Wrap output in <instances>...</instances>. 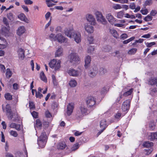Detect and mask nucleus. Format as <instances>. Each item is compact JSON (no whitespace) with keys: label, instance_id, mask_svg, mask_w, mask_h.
<instances>
[{"label":"nucleus","instance_id":"nucleus-1","mask_svg":"<svg viewBox=\"0 0 157 157\" xmlns=\"http://www.w3.org/2000/svg\"><path fill=\"white\" fill-rule=\"evenodd\" d=\"M65 34L70 38H73L77 43L81 42V35L78 32L75 31L73 29H66L65 30Z\"/></svg>","mask_w":157,"mask_h":157},{"label":"nucleus","instance_id":"nucleus-2","mask_svg":"<svg viewBox=\"0 0 157 157\" xmlns=\"http://www.w3.org/2000/svg\"><path fill=\"white\" fill-rule=\"evenodd\" d=\"M47 140V136L45 132H43L37 140L38 144L41 148H43L46 145Z\"/></svg>","mask_w":157,"mask_h":157},{"label":"nucleus","instance_id":"nucleus-3","mask_svg":"<svg viewBox=\"0 0 157 157\" xmlns=\"http://www.w3.org/2000/svg\"><path fill=\"white\" fill-rule=\"evenodd\" d=\"M68 59L73 64H76L78 63L80 60V58L78 54L75 53H71L68 56Z\"/></svg>","mask_w":157,"mask_h":157},{"label":"nucleus","instance_id":"nucleus-4","mask_svg":"<svg viewBox=\"0 0 157 157\" xmlns=\"http://www.w3.org/2000/svg\"><path fill=\"white\" fill-rule=\"evenodd\" d=\"M87 109L86 107L83 105H82L78 108L76 112V115L77 118L82 117L84 114L87 113Z\"/></svg>","mask_w":157,"mask_h":157},{"label":"nucleus","instance_id":"nucleus-5","mask_svg":"<svg viewBox=\"0 0 157 157\" xmlns=\"http://www.w3.org/2000/svg\"><path fill=\"white\" fill-rule=\"evenodd\" d=\"M86 102L87 107L90 108H94L96 105V99L93 96H90L87 97Z\"/></svg>","mask_w":157,"mask_h":157},{"label":"nucleus","instance_id":"nucleus-6","mask_svg":"<svg viewBox=\"0 0 157 157\" xmlns=\"http://www.w3.org/2000/svg\"><path fill=\"white\" fill-rule=\"evenodd\" d=\"M94 14L98 21L101 22L104 25L107 23V21L101 12L96 11L95 12Z\"/></svg>","mask_w":157,"mask_h":157},{"label":"nucleus","instance_id":"nucleus-7","mask_svg":"<svg viewBox=\"0 0 157 157\" xmlns=\"http://www.w3.org/2000/svg\"><path fill=\"white\" fill-rule=\"evenodd\" d=\"M49 64L51 68L55 67L56 70H58L60 67V61L59 60L57 61L56 59H53L50 62Z\"/></svg>","mask_w":157,"mask_h":157},{"label":"nucleus","instance_id":"nucleus-8","mask_svg":"<svg viewBox=\"0 0 157 157\" xmlns=\"http://www.w3.org/2000/svg\"><path fill=\"white\" fill-rule=\"evenodd\" d=\"M74 108V105L73 103L68 104L67 106V110L65 115L66 116L71 115L73 112Z\"/></svg>","mask_w":157,"mask_h":157},{"label":"nucleus","instance_id":"nucleus-9","mask_svg":"<svg viewBox=\"0 0 157 157\" xmlns=\"http://www.w3.org/2000/svg\"><path fill=\"white\" fill-rule=\"evenodd\" d=\"M86 18L87 21L90 23L91 25H95L96 24L95 19L94 16L92 14H87Z\"/></svg>","mask_w":157,"mask_h":157},{"label":"nucleus","instance_id":"nucleus-10","mask_svg":"<svg viewBox=\"0 0 157 157\" xmlns=\"http://www.w3.org/2000/svg\"><path fill=\"white\" fill-rule=\"evenodd\" d=\"M130 106V100H125L123 103L122 106V109L124 111L128 110Z\"/></svg>","mask_w":157,"mask_h":157},{"label":"nucleus","instance_id":"nucleus-11","mask_svg":"<svg viewBox=\"0 0 157 157\" xmlns=\"http://www.w3.org/2000/svg\"><path fill=\"white\" fill-rule=\"evenodd\" d=\"M84 28L85 30L89 33H93L94 31V28L91 25L89 24L88 23L84 24Z\"/></svg>","mask_w":157,"mask_h":157},{"label":"nucleus","instance_id":"nucleus-12","mask_svg":"<svg viewBox=\"0 0 157 157\" xmlns=\"http://www.w3.org/2000/svg\"><path fill=\"white\" fill-rule=\"evenodd\" d=\"M67 72L69 75L73 77H76L79 75L80 72L77 70L72 68H70L67 71Z\"/></svg>","mask_w":157,"mask_h":157},{"label":"nucleus","instance_id":"nucleus-13","mask_svg":"<svg viewBox=\"0 0 157 157\" xmlns=\"http://www.w3.org/2000/svg\"><path fill=\"white\" fill-rule=\"evenodd\" d=\"M105 17L109 22L111 24L113 25L115 23V19L111 13L106 14Z\"/></svg>","mask_w":157,"mask_h":157},{"label":"nucleus","instance_id":"nucleus-14","mask_svg":"<svg viewBox=\"0 0 157 157\" xmlns=\"http://www.w3.org/2000/svg\"><path fill=\"white\" fill-rule=\"evenodd\" d=\"M26 30L24 26H21L19 27L17 30L16 33L17 35L21 36L25 33Z\"/></svg>","mask_w":157,"mask_h":157},{"label":"nucleus","instance_id":"nucleus-15","mask_svg":"<svg viewBox=\"0 0 157 157\" xmlns=\"http://www.w3.org/2000/svg\"><path fill=\"white\" fill-rule=\"evenodd\" d=\"M25 51L21 48H19L17 50V53L19 58L21 59H23L25 57Z\"/></svg>","mask_w":157,"mask_h":157},{"label":"nucleus","instance_id":"nucleus-16","mask_svg":"<svg viewBox=\"0 0 157 157\" xmlns=\"http://www.w3.org/2000/svg\"><path fill=\"white\" fill-rule=\"evenodd\" d=\"M148 138L151 141H153L155 139H157V132L149 133L148 134Z\"/></svg>","mask_w":157,"mask_h":157},{"label":"nucleus","instance_id":"nucleus-17","mask_svg":"<svg viewBox=\"0 0 157 157\" xmlns=\"http://www.w3.org/2000/svg\"><path fill=\"white\" fill-rule=\"evenodd\" d=\"M85 67L86 68H87L89 66L90 62L91 61L90 56H86L85 58Z\"/></svg>","mask_w":157,"mask_h":157},{"label":"nucleus","instance_id":"nucleus-18","mask_svg":"<svg viewBox=\"0 0 157 157\" xmlns=\"http://www.w3.org/2000/svg\"><path fill=\"white\" fill-rule=\"evenodd\" d=\"M149 85L153 86L157 84V77H154L150 78L148 80Z\"/></svg>","mask_w":157,"mask_h":157},{"label":"nucleus","instance_id":"nucleus-19","mask_svg":"<svg viewBox=\"0 0 157 157\" xmlns=\"http://www.w3.org/2000/svg\"><path fill=\"white\" fill-rule=\"evenodd\" d=\"M56 40H57L59 42L61 43L63 42H66V39L64 36H62L61 34L59 33L57 35Z\"/></svg>","mask_w":157,"mask_h":157},{"label":"nucleus","instance_id":"nucleus-20","mask_svg":"<svg viewBox=\"0 0 157 157\" xmlns=\"http://www.w3.org/2000/svg\"><path fill=\"white\" fill-rule=\"evenodd\" d=\"M97 70V67H94L93 68V70H91L90 72H89V76L91 77L95 76L98 73Z\"/></svg>","mask_w":157,"mask_h":157},{"label":"nucleus","instance_id":"nucleus-21","mask_svg":"<svg viewBox=\"0 0 157 157\" xmlns=\"http://www.w3.org/2000/svg\"><path fill=\"white\" fill-rule=\"evenodd\" d=\"M18 18L21 21H24L27 23L29 22V20L25 17V15L23 13H21L18 16Z\"/></svg>","mask_w":157,"mask_h":157},{"label":"nucleus","instance_id":"nucleus-22","mask_svg":"<svg viewBox=\"0 0 157 157\" xmlns=\"http://www.w3.org/2000/svg\"><path fill=\"white\" fill-rule=\"evenodd\" d=\"M63 49L61 48H59L55 52V57H59L62 56L63 55Z\"/></svg>","mask_w":157,"mask_h":157},{"label":"nucleus","instance_id":"nucleus-23","mask_svg":"<svg viewBox=\"0 0 157 157\" xmlns=\"http://www.w3.org/2000/svg\"><path fill=\"white\" fill-rule=\"evenodd\" d=\"M109 32L112 36L116 38L119 37V36L117 32L115 29H110Z\"/></svg>","mask_w":157,"mask_h":157},{"label":"nucleus","instance_id":"nucleus-24","mask_svg":"<svg viewBox=\"0 0 157 157\" xmlns=\"http://www.w3.org/2000/svg\"><path fill=\"white\" fill-rule=\"evenodd\" d=\"M10 127L11 128H15L17 130H19L20 125L19 124H16L15 123H12L10 124Z\"/></svg>","mask_w":157,"mask_h":157},{"label":"nucleus","instance_id":"nucleus-25","mask_svg":"<svg viewBox=\"0 0 157 157\" xmlns=\"http://www.w3.org/2000/svg\"><path fill=\"white\" fill-rule=\"evenodd\" d=\"M100 127L102 128L105 129L106 127H107V125L106 124V121L105 119L102 120L100 123Z\"/></svg>","mask_w":157,"mask_h":157},{"label":"nucleus","instance_id":"nucleus-26","mask_svg":"<svg viewBox=\"0 0 157 157\" xmlns=\"http://www.w3.org/2000/svg\"><path fill=\"white\" fill-rule=\"evenodd\" d=\"M157 93V89L156 88H151L150 89L149 94L152 96H155Z\"/></svg>","mask_w":157,"mask_h":157},{"label":"nucleus","instance_id":"nucleus-27","mask_svg":"<svg viewBox=\"0 0 157 157\" xmlns=\"http://www.w3.org/2000/svg\"><path fill=\"white\" fill-rule=\"evenodd\" d=\"M69 85L71 87H74L77 85L76 81L74 79H71L69 82Z\"/></svg>","mask_w":157,"mask_h":157},{"label":"nucleus","instance_id":"nucleus-28","mask_svg":"<svg viewBox=\"0 0 157 157\" xmlns=\"http://www.w3.org/2000/svg\"><path fill=\"white\" fill-rule=\"evenodd\" d=\"M153 145V144L152 142L149 141L145 142L143 144V146L146 147H152Z\"/></svg>","mask_w":157,"mask_h":157},{"label":"nucleus","instance_id":"nucleus-29","mask_svg":"<svg viewBox=\"0 0 157 157\" xmlns=\"http://www.w3.org/2000/svg\"><path fill=\"white\" fill-rule=\"evenodd\" d=\"M42 124L40 120L39 119H36V123L34 125L35 128H41L42 127Z\"/></svg>","mask_w":157,"mask_h":157},{"label":"nucleus","instance_id":"nucleus-30","mask_svg":"<svg viewBox=\"0 0 157 157\" xmlns=\"http://www.w3.org/2000/svg\"><path fill=\"white\" fill-rule=\"evenodd\" d=\"M66 145L64 142L59 143L57 146L58 149H63L65 148Z\"/></svg>","mask_w":157,"mask_h":157},{"label":"nucleus","instance_id":"nucleus-31","mask_svg":"<svg viewBox=\"0 0 157 157\" xmlns=\"http://www.w3.org/2000/svg\"><path fill=\"white\" fill-rule=\"evenodd\" d=\"M40 76L41 79L45 82H47V80L45 77L44 72L43 71H42L40 72Z\"/></svg>","mask_w":157,"mask_h":157},{"label":"nucleus","instance_id":"nucleus-32","mask_svg":"<svg viewBox=\"0 0 157 157\" xmlns=\"http://www.w3.org/2000/svg\"><path fill=\"white\" fill-rule=\"evenodd\" d=\"M12 72L10 71V69L9 68H7L6 69V77L7 78H9L12 76Z\"/></svg>","mask_w":157,"mask_h":157},{"label":"nucleus","instance_id":"nucleus-33","mask_svg":"<svg viewBox=\"0 0 157 157\" xmlns=\"http://www.w3.org/2000/svg\"><path fill=\"white\" fill-rule=\"evenodd\" d=\"M94 50V47L90 46L87 48V52L90 54H92L93 53Z\"/></svg>","mask_w":157,"mask_h":157},{"label":"nucleus","instance_id":"nucleus-34","mask_svg":"<svg viewBox=\"0 0 157 157\" xmlns=\"http://www.w3.org/2000/svg\"><path fill=\"white\" fill-rule=\"evenodd\" d=\"M49 38L51 40L56 41L57 39V35H55L54 34L52 33L49 36Z\"/></svg>","mask_w":157,"mask_h":157},{"label":"nucleus","instance_id":"nucleus-35","mask_svg":"<svg viewBox=\"0 0 157 157\" xmlns=\"http://www.w3.org/2000/svg\"><path fill=\"white\" fill-rule=\"evenodd\" d=\"M137 49L136 48H132L128 51V53L129 55H133L137 51Z\"/></svg>","mask_w":157,"mask_h":157},{"label":"nucleus","instance_id":"nucleus-36","mask_svg":"<svg viewBox=\"0 0 157 157\" xmlns=\"http://www.w3.org/2000/svg\"><path fill=\"white\" fill-rule=\"evenodd\" d=\"M5 98L6 100H10L12 99V96L10 94L7 93L5 94Z\"/></svg>","mask_w":157,"mask_h":157},{"label":"nucleus","instance_id":"nucleus-37","mask_svg":"<svg viewBox=\"0 0 157 157\" xmlns=\"http://www.w3.org/2000/svg\"><path fill=\"white\" fill-rule=\"evenodd\" d=\"M79 147V144L78 143H76L74 144L71 148L72 151H75Z\"/></svg>","mask_w":157,"mask_h":157},{"label":"nucleus","instance_id":"nucleus-38","mask_svg":"<svg viewBox=\"0 0 157 157\" xmlns=\"http://www.w3.org/2000/svg\"><path fill=\"white\" fill-rule=\"evenodd\" d=\"M13 15V13L10 12L7 14V17L10 21H13L14 19Z\"/></svg>","mask_w":157,"mask_h":157},{"label":"nucleus","instance_id":"nucleus-39","mask_svg":"<svg viewBox=\"0 0 157 157\" xmlns=\"http://www.w3.org/2000/svg\"><path fill=\"white\" fill-rule=\"evenodd\" d=\"M133 90V89L132 88H131L128 91H127L126 92H125L124 93V95L125 96H128L130 95L132 92Z\"/></svg>","mask_w":157,"mask_h":157},{"label":"nucleus","instance_id":"nucleus-40","mask_svg":"<svg viewBox=\"0 0 157 157\" xmlns=\"http://www.w3.org/2000/svg\"><path fill=\"white\" fill-rule=\"evenodd\" d=\"M135 39L134 37H132L128 40H125L123 41V43L124 44H126L130 42Z\"/></svg>","mask_w":157,"mask_h":157},{"label":"nucleus","instance_id":"nucleus-41","mask_svg":"<svg viewBox=\"0 0 157 157\" xmlns=\"http://www.w3.org/2000/svg\"><path fill=\"white\" fill-rule=\"evenodd\" d=\"M6 111V113H10L11 111V107L9 104H7L5 108Z\"/></svg>","mask_w":157,"mask_h":157},{"label":"nucleus","instance_id":"nucleus-42","mask_svg":"<svg viewBox=\"0 0 157 157\" xmlns=\"http://www.w3.org/2000/svg\"><path fill=\"white\" fill-rule=\"evenodd\" d=\"M106 72V70L103 68H100L99 70V74L101 75L104 74Z\"/></svg>","mask_w":157,"mask_h":157},{"label":"nucleus","instance_id":"nucleus-43","mask_svg":"<svg viewBox=\"0 0 157 157\" xmlns=\"http://www.w3.org/2000/svg\"><path fill=\"white\" fill-rule=\"evenodd\" d=\"M123 13L122 11H120L117 13V17L118 18H121L123 17Z\"/></svg>","mask_w":157,"mask_h":157},{"label":"nucleus","instance_id":"nucleus-44","mask_svg":"<svg viewBox=\"0 0 157 157\" xmlns=\"http://www.w3.org/2000/svg\"><path fill=\"white\" fill-rule=\"evenodd\" d=\"M113 8L115 10L120 9L122 8L121 6L119 4H116L113 6Z\"/></svg>","mask_w":157,"mask_h":157},{"label":"nucleus","instance_id":"nucleus-45","mask_svg":"<svg viewBox=\"0 0 157 157\" xmlns=\"http://www.w3.org/2000/svg\"><path fill=\"white\" fill-rule=\"evenodd\" d=\"M155 44V43L154 42H150V43H146V45L147 47L148 48H150L153 45Z\"/></svg>","mask_w":157,"mask_h":157},{"label":"nucleus","instance_id":"nucleus-46","mask_svg":"<svg viewBox=\"0 0 157 157\" xmlns=\"http://www.w3.org/2000/svg\"><path fill=\"white\" fill-rule=\"evenodd\" d=\"M6 115L9 119H12L13 115L12 111L10 112V113H6Z\"/></svg>","mask_w":157,"mask_h":157},{"label":"nucleus","instance_id":"nucleus-47","mask_svg":"<svg viewBox=\"0 0 157 157\" xmlns=\"http://www.w3.org/2000/svg\"><path fill=\"white\" fill-rule=\"evenodd\" d=\"M10 135L14 137H17V132L15 131L12 130L10 132Z\"/></svg>","mask_w":157,"mask_h":157},{"label":"nucleus","instance_id":"nucleus-48","mask_svg":"<svg viewBox=\"0 0 157 157\" xmlns=\"http://www.w3.org/2000/svg\"><path fill=\"white\" fill-rule=\"evenodd\" d=\"M29 105L30 109H35V106L33 102L29 101Z\"/></svg>","mask_w":157,"mask_h":157},{"label":"nucleus","instance_id":"nucleus-49","mask_svg":"<svg viewBox=\"0 0 157 157\" xmlns=\"http://www.w3.org/2000/svg\"><path fill=\"white\" fill-rule=\"evenodd\" d=\"M152 17L150 16L147 15L144 18V20L146 21H149L152 20Z\"/></svg>","mask_w":157,"mask_h":157},{"label":"nucleus","instance_id":"nucleus-50","mask_svg":"<svg viewBox=\"0 0 157 157\" xmlns=\"http://www.w3.org/2000/svg\"><path fill=\"white\" fill-rule=\"evenodd\" d=\"M45 115L46 117L50 118L52 117V115L50 112L48 110H47L45 113Z\"/></svg>","mask_w":157,"mask_h":157},{"label":"nucleus","instance_id":"nucleus-51","mask_svg":"<svg viewBox=\"0 0 157 157\" xmlns=\"http://www.w3.org/2000/svg\"><path fill=\"white\" fill-rule=\"evenodd\" d=\"M94 38L93 36H90L88 38V40L90 44H92L94 41Z\"/></svg>","mask_w":157,"mask_h":157},{"label":"nucleus","instance_id":"nucleus-52","mask_svg":"<svg viewBox=\"0 0 157 157\" xmlns=\"http://www.w3.org/2000/svg\"><path fill=\"white\" fill-rule=\"evenodd\" d=\"M36 98H40L43 97V95L41 93L36 92Z\"/></svg>","mask_w":157,"mask_h":157},{"label":"nucleus","instance_id":"nucleus-53","mask_svg":"<svg viewBox=\"0 0 157 157\" xmlns=\"http://www.w3.org/2000/svg\"><path fill=\"white\" fill-rule=\"evenodd\" d=\"M112 49V47L109 46H107L105 47V51L107 52H110Z\"/></svg>","mask_w":157,"mask_h":157},{"label":"nucleus","instance_id":"nucleus-54","mask_svg":"<svg viewBox=\"0 0 157 157\" xmlns=\"http://www.w3.org/2000/svg\"><path fill=\"white\" fill-rule=\"evenodd\" d=\"M31 114L34 118H36L37 117L38 114L36 112L33 111L31 113Z\"/></svg>","mask_w":157,"mask_h":157},{"label":"nucleus","instance_id":"nucleus-55","mask_svg":"<svg viewBox=\"0 0 157 157\" xmlns=\"http://www.w3.org/2000/svg\"><path fill=\"white\" fill-rule=\"evenodd\" d=\"M24 2L27 5H31L33 3V1L30 0H24Z\"/></svg>","mask_w":157,"mask_h":157},{"label":"nucleus","instance_id":"nucleus-56","mask_svg":"<svg viewBox=\"0 0 157 157\" xmlns=\"http://www.w3.org/2000/svg\"><path fill=\"white\" fill-rule=\"evenodd\" d=\"M152 3V0H146L145 2V4L146 6L150 5Z\"/></svg>","mask_w":157,"mask_h":157},{"label":"nucleus","instance_id":"nucleus-57","mask_svg":"<svg viewBox=\"0 0 157 157\" xmlns=\"http://www.w3.org/2000/svg\"><path fill=\"white\" fill-rule=\"evenodd\" d=\"M136 5L134 3H131L129 5V8L132 10H134L135 8Z\"/></svg>","mask_w":157,"mask_h":157},{"label":"nucleus","instance_id":"nucleus-58","mask_svg":"<svg viewBox=\"0 0 157 157\" xmlns=\"http://www.w3.org/2000/svg\"><path fill=\"white\" fill-rule=\"evenodd\" d=\"M128 36L126 34L124 33L121 36V38L122 39H124L127 38Z\"/></svg>","mask_w":157,"mask_h":157},{"label":"nucleus","instance_id":"nucleus-59","mask_svg":"<svg viewBox=\"0 0 157 157\" xmlns=\"http://www.w3.org/2000/svg\"><path fill=\"white\" fill-rule=\"evenodd\" d=\"M157 13V12L156 10H152L150 13V15L151 16H154L156 15Z\"/></svg>","mask_w":157,"mask_h":157},{"label":"nucleus","instance_id":"nucleus-60","mask_svg":"<svg viewBox=\"0 0 157 157\" xmlns=\"http://www.w3.org/2000/svg\"><path fill=\"white\" fill-rule=\"evenodd\" d=\"M121 116V114L120 113H118L115 115V117L116 119H119Z\"/></svg>","mask_w":157,"mask_h":157},{"label":"nucleus","instance_id":"nucleus-61","mask_svg":"<svg viewBox=\"0 0 157 157\" xmlns=\"http://www.w3.org/2000/svg\"><path fill=\"white\" fill-rule=\"evenodd\" d=\"M151 35L150 34H145L144 35L142 36H141V37L148 38H149L151 37Z\"/></svg>","mask_w":157,"mask_h":157},{"label":"nucleus","instance_id":"nucleus-62","mask_svg":"<svg viewBox=\"0 0 157 157\" xmlns=\"http://www.w3.org/2000/svg\"><path fill=\"white\" fill-rule=\"evenodd\" d=\"M51 15V13L50 12H48L45 15V17L46 19L48 20L49 17H50Z\"/></svg>","mask_w":157,"mask_h":157},{"label":"nucleus","instance_id":"nucleus-63","mask_svg":"<svg viewBox=\"0 0 157 157\" xmlns=\"http://www.w3.org/2000/svg\"><path fill=\"white\" fill-rule=\"evenodd\" d=\"M21 7L26 12H28L29 11L28 8L26 6L22 5Z\"/></svg>","mask_w":157,"mask_h":157},{"label":"nucleus","instance_id":"nucleus-64","mask_svg":"<svg viewBox=\"0 0 157 157\" xmlns=\"http://www.w3.org/2000/svg\"><path fill=\"white\" fill-rule=\"evenodd\" d=\"M47 6L48 7H52V6H54L55 5L54 4H53L52 3L51 1L48 2V3H46Z\"/></svg>","mask_w":157,"mask_h":157}]
</instances>
